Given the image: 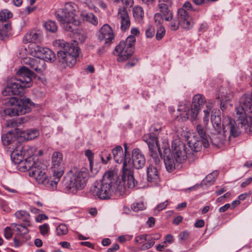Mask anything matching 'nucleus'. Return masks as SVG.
Wrapping results in <instances>:
<instances>
[{
  "instance_id": "1",
  "label": "nucleus",
  "mask_w": 252,
  "mask_h": 252,
  "mask_svg": "<svg viewBox=\"0 0 252 252\" xmlns=\"http://www.w3.org/2000/svg\"><path fill=\"white\" fill-rule=\"evenodd\" d=\"M53 46L63 49L57 52L60 63L64 67H73L77 63L80 53V48L74 43H69L62 39L54 41Z\"/></svg>"
},
{
  "instance_id": "2",
  "label": "nucleus",
  "mask_w": 252,
  "mask_h": 252,
  "mask_svg": "<svg viewBox=\"0 0 252 252\" xmlns=\"http://www.w3.org/2000/svg\"><path fill=\"white\" fill-rule=\"evenodd\" d=\"M117 174L114 170H108L103 175L102 180L97 186L91 189L94 195L103 200L109 199L117 190Z\"/></svg>"
},
{
  "instance_id": "3",
  "label": "nucleus",
  "mask_w": 252,
  "mask_h": 252,
  "mask_svg": "<svg viewBox=\"0 0 252 252\" xmlns=\"http://www.w3.org/2000/svg\"><path fill=\"white\" fill-rule=\"evenodd\" d=\"M33 73L25 66L21 67L17 72L16 78L12 79L10 83L2 92L4 96L22 95L24 94V89L32 86V77Z\"/></svg>"
},
{
  "instance_id": "4",
  "label": "nucleus",
  "mask_w": 252,
  "mask_h": 252,
  "mask_svg": "<svg viewBox=\"0 0 252 252\" xmlns=\"http://www.w3.org/2000/svg\"><path fill=\"white\" fill-rule=\"evenodd\" d=\"M205 102V97L201 94H197L193 96L191 107L190 102L188 101L180 102L177 109L180 113L177 116L176 119L181 121H186L190 119L193 122L197 119Z\"/></svg>"
},
{
  "instance_id": "5",
  "label": "nucleus",
  "mask_w": 252,
  "mask_h": 252,
  "mask_svg": "<svg viewBox=\"0 0 252 252\" xmlns=\"http://www.w3.org/2000/svg\"><path fill=\"white\" fill-rule=\"evenodd\" d=\"M150 136L147 135L144 137L145 142L148 145L151 158V163L147 168V179L152 186H158L160 181L159 170L161 161L157 152V146L154 144L155 140L150 139Z\"/></svg>"
},
{
  "instance_id": "6",
  "label": "nucleus",
  "mask_w": 252,
  "mask_h": 252,
  "mask_svg": "<svg viewBox=\"0 0 252 252\" xmlns=\"http://www.w3.org/2000/svg\"><path fill=\"white\" fill-rule=\"evenodd\" d=\"M75 6L73 3L66 2L63 8L56 11L57 19L66 31L74 32L80 24L79 21L75 17Z\"/></svg>"
},
{
  "instance_id": "7",
  "label": "nucleus",
  "mask_w": 252,
  "mask_h": 252,
  "mask_svg": "<svg viewBox=\"0 0 252 252\" xmlns=\"http://www.w3.org/2000/svg\"><path fill=\"white\" fill-rule=\"evenodd\" d=\"M235 110L239 123L245 129L249 127L252 131V94L242 96Z\"/></svg>"
},
{
  "instance_id": "8",
  "label": "nucleus",
  "mask_w": 252,
  "mask_h": 252,
  "mask_svg": "<svg viewBox=\"0 0 252 252\" xmlns=\"http://www.w3.org/2000/svg\"><path fill=\"white\" fill-rule=\"evenodd\" d=\"M69 180L66 183V188L70 192L74 193L86 186L89 179V173L86 168H73L68 173Z\"/></svg>"
},
{
  "instance_id": "9",
  "label": "nucleus",
  "mask_w": 252,
  "mask_h": 252,
  "mask_svg": "<svg viewBox=\"0 0 252 252\" xmlns=\"http://www.w3.org/2000/svg\"><path fill=\"white\" fill-rule=\"evenodd\" d=\"M222 126L223 133H220V131H216L217 134H214L211 139L212 143L218 146L225 144L227 135L228 138L230 136L236 137L240 134L235 121L230 117H226L223 119Z\"/></svg>"
},
{
  "instance_id": "10",
  "label": "nucleus",
  "mask_w": 252,
  "mask_h": 252,
  "mask_svg": "<svg viewBox=\"0 0 252 252\" xmlns=\"http://www.w3.org/2000/svg\"><path fill=\"white\" fill-rule=\"evenodd\" d=\"M8 105L11 106L4 110V113L9 116L24 115L31 111V107L33 104L30 99L25 98L19 99L16 97L8 98L6 102Z\"/></svg>"
},
{
  "instance_id": "11",
  "label": "nucleus",
  "mask_w": 252,
  "mask_h": 252,
  "mask_svg": "<svg viewBox=\"0 0 252 252\" xmlns=\"http://www.w3.org/2000/svg\"><path fill=\"white\" fill-rule=\"evenodd\" d=\"M135 40V36L129 35L116 46L115 54L117 56L119 62H124L131 56L134 52Z\"/></svg>"
},
{
  "instance_id": "12",
  "label": "nucleus",
  "mask_w": 252,
  "mask_h": 252,
  "mask_svg": "<svg viewBox=\"0 0 252 252\" xmlns=\"http://www.w3.org/2000/svg\"><path fill=\"white\" fill-rule=\"evenodd\" d=\"M131 164L126 163V162L123 166L122 181H119L117 186L118 191L120 193H124L126 187L133 188L136 184V181L134 178L133 171L130 168Z\"/></svg>"
},
{
  "instance_id": "13",
  "label": "nucleus",
  "mask_w": 252,
  "mask_h": 252,
  "mask_svg": "<svg viewBox=\"0 0 252 252\" xmlns=\"http://www.w3.org/2000/svg\"><path fill=\"white\" fill-rule=\"evenodd\" d=\"M171 157L174 158L177 163H181L185 161L190 154H188L185 145L179 139H176L172 143Z\"/></svg>"
},
{
  "instance_id": "14",
  "label": "nucleus",
  "mask_w": 252,
  "mask_h": 252,
  "mask_svg": "<svg viewBox=\"0 0 252 252\" xmlns=\"http://www.w3.org/2000/svg\"><path fill=\"white\" fill-rule=\"evenodd\" d=\"M177 20L174 19L170 23V28L172 31L178 29L179 25L186 30L190 29L192 26L191 18L183 9H179L177 14Z\"/></svg>"
},
{
  "instance_id": "15",
  "label": "nucleus",
  "mask_w": 252,
  "mask_h": 252,
  "mask_svg": "<svg viewBox=\"0 0 252 252\" xmlns=\"http://www.w3.org/2000/svg\"><path fill=\"white\" fill-rule=\"evenodd\" d=\"M160 148L161 154H160L158 151V155H163L166 170L169 172H172L175 169L176 164L177 163L175 161L174 158L171 157L169 144L166 142H164L163 146Z\"/></svg>"
},
{
  "instance_id": "16",
  "label": "nucleus",
  "mask_w": 252,
  "mask_h": 252,
  "mask_svg": "<svg viewBox=\"0 0 252 252\" xmlns=\"http://www.w3.org/2000/svg\"><path fill=\"white\" fill-rule=\"evenodd\" d=\"M51 172L58 175L63 174L64 171L63 154L57 151L54 152L51 157Z\"/></svg>"
},
{
  "instance_id": "17",
  "label": "nucleus",
  "mask_w": 252,
  "mask_h": 252,
  "mask_svg": "<svg viewBox=\"0 0 252 252\" xmlns=\"http://www.w3.org/2000/svg\"><path fill=\"white\" fill-rule=\"evenodd\" d=\"M97 37L100 41L105 44H110L114 39L115 34L112 28L108 24H104L97 32Z\"/></svg>"
},
{
  "instance_id": "18",
  "label": "nucleus",
  "mask_w": 252,
  "mask_h": 252,
  "mask_svg": "<svg viewBox=\"0 0 252 252\" xmlns=\"http://www.w3.org/2000/svg\"><path fill=\"white\" fill-rule=\"evenodd\" d=\"M45 165L41 161H37L34 167L32 168L29 175L33 177L39 184L45 183L44 179L47 176L45 173Z\"/></svg>"
},
{
  "instance_id": "19",
  "label": "nucleus",
  "mask_w": 252,
  "mask_h": 252,
  "mask_svg": "<svg viewBox=\"0 0 252 252\" xmlns=\"http://www.w3.org/2000/svg\"><path fill=\"white\" fill-rule=\"evenodd\" d=\"M23 63L38 73H42L46 68L44 60L37 57L36 58H26L24 59Z\"/></svg>"
},
{
  "instance_id": "20",
  "label": "nucleus",
  "mask_w": 252,
  "mask_h": 252,
  "mask_svg": "<svg viewBox=\"0 0 252 252\" xmlns=\"http://www.w3.org/2000/svg\"><path fill=\"white\" fill-rule=\"evenodd\" d=\"M117 17L121 25V31L126 32L128 30L130 26V20L126 8L125 6L120 7Z\"/></svg>"
},
{
  "instance_id": "21",
  "label": "nucleus",
  "mask_w": 252,
  "mask_h": 252,
  "mask_svg": "<svg viewBox=\"0 0 252 252\" xmlns=\"http://www.w3.org/2000/svg\"><path fill=\"white\" fill-rule=\"evenodd\" d=\"M35 56L44 59L45 61L53 62L56 59L55 53L49 48L37 46L35 49Z\"/></svg>"
},
{
  "instance_id": "22",
  "label": "nucleus",
  "mask_w": 252,
  "mask_h": 252,
  "mask_svg": "<svg viewBox=\"0 0 252 252\" xmlns=\"http://www.w3.org/2000/svg\"><path fill=\"white\" fill-rule=\"evenodd\" d=\"M133 166L136 169L143 168L146 162L144 155L139 149H134L132 152Z\"/></svg>"
},
{
  "instance_id": "23",
  "label": "nucleus",
  "mask_w": 252,
  "mask_h": 252,
  "mask_svg": "<svg viewBox=\"0 0 252 252\" xmlns=\"http://www.w3.org/2000/svg\"><path fill=\"white\" fill-rule=\"evenodd\" d=\"M53 176L50 178H48L47 176L45 179H44L45 183H40L45 185L46 187L51 190H55L57 189L58 184L61 180V177L63 174L58 175L57 173H52Z\"/></svg>"
},
{
  "instance_id": "24",
  "label": "nucleus",
  "mask_w": 252,
  "mask_h": 252,
  "mask_svg": "<svg viewBox=\"0 0 252 252\" xmlns=\"http://www.w3.org/2000/svg\"><path fill=\"white\" fill-rule=\"evenodd\" d=\"M37 161H39L38 157H30L25 158V160L23 161L19 168L22 171H29V173L32 170V168L36 165Z\"/></svg>"
},
{
  "instance_id": "25",
  "label": "nucleus",
  "mask_w": 252,
  "mask_h": 252,
  "mask_svg": "<svg viewBox=\"0 0 252 252\" xmlns=\"http://www.w3.org/2000/svg\"><path fill=\"white\" fill-rule=\"evenodd\" d=\"M11 160L15 164H18L19 167L23 161L24 157L23 154V146L18 145L11 154Z\"/></svg>"
},
{
  "instance_id": "26",
  "label": "nucleus",
  "mask_w": 252,
  "mask_h": 252,
  "mask_svg": "<svg viewBox=\"0 0 252 252\" xmlns=\"http://www.w3.org/2000/svg\"><path fill=\"white\" fill-rule=\"evenodd\" d=\"M112 154L115 161L118 163H126L127 158L125 155L122 147L120 146L116 147L112 150ZM124 164L123 165V166Z\"/></svg>"
},
{
  "instance_id": "27",
  "label": "nucleus",
  "mask_w": 252,
  "mask_h": 252,
  "mask_svg": "<svg viewBox=\"0 0 252 252\" xmlns=\"http://www.w3.org/2000/svg\"><path fill=\"white\" fill-rule=\"evenodd\" d=\"M161 126L159 125H153L151 128V133L145 134L143 136V140L144 141H145L144 137L147 135H149L150 136V139H152V140H153V139H154V140H155V143L154 144L157 146V152L158 151L160 154H161V150L158 143L157 134L161 131Z\"/></svg>"
},
{
  "instance_id": "28",
  "label": "nucleus",
  "mask_w": 252,
  "mask_h": 252,
  "mask_svg": "<svg viewBox=\"0 0 252 252\" xmlns=\"http://www.w3.org/2000/svg\"><path fill=\"white\" fill-rule=\"evenodd\" d=\"M211 120L214 128L216 131L221 130V122L220 116V112L219 110H215L212 112L211 117Z\"/></svg>"
},
{
  "instance_id": "29",
  "label": "nucleus",
  "mask_w": 252,
  "mask_h": 252,
  "mask_svg": "<svg viewBox=\"0 0 252 252\" xmlns=\"http://www.w3.org/2000/svg\"><path fill=\"white\" fill-rule=\"evenodd\" d=\"M41 34L39 32L36 31H31L28 32L23 38L24 43L28 42H35L39 40Z\"/></svg>"
},
{
  "instance_id": "30",
  "label": "nucleus",
  "mask_w": 252,
  "mask_h": 252,
  "mask_svg": "<svg viewBox=\"0 0 252 252\" xmlns=\"http://www.w3.org/2000/svg\"><path fill=\"white\" fill-rule=\"evenodd\" d=\"M188 144L191 151L194 152L199 151L201 150L202 145L204 146L203 140H202L200 139H197L195 137L189 140Z\"/></svg>"
},
{
  "instance_id": "31",
  "label": "nucleus",
  "mask_w": 252,
  "mask_h": 252,
  "mask_svg": "<svg viewBox=\"0 0 252 252\" xmlns=\"http://www.w3.org/2000/svg\"><path fill=\"white\" fill-rule=\"evenodd\" d=\"M171 5L162 3H159L158 6L160 12L165 17V20L167 21L171 20L173 18L172 13L168 8Z\"/></svg>"
},
{
  "instance_id": "32",
  "label": "nucleus",
  "mask_w": 252,
  "mask_h": 252,
  "mask_svg": "<svg viewBox=\"0 0 252 252\" xmlns=\"http://www.w3.org/2000/svg\"><path fill=\"white\" fill-rule=\"evenodd\" d=\"M196 130L199 136V138L204 141V147H208L209 146V139L210 138L206 134L205 128L201 125H197Z\"/></svg>"
},
{
  "instance_id": "33",
  "label": "nucleus",
  "mask_w": 252,
  "mask_h": 252,
  "mask_svg": "<svg viewBox=\"0 0 252 252\" xmlns=\"http://www.w3.org/2000/svg\"><path fill=\"white\" fill-rule=\"evenodd\" d=\"M27 121V119L25 117L20 118H12L11 119L7 120L5 125L6 127H17Z\"/></svg>"
},
{
  "instance_id": "34",
  "label": "nucleus",
  "mask_w": 252,
  "mask_h": 252,
  "mask_svg": "<svg viewBox=\"0 0 252 252\" xmlns=\"http://www.w3.org/2000/svg\"><path fill=\"white\" fill-rule=\"evenodd\" d=\"M81 17L84 21L88 22L94 26H96L98 24L97 17L92 13L82 12Z\"/></svg>"
},
{
  "instance_id": "35",
  "label": "nucleus",
  "mask_w": 252,
  "mask_h": 252,
  "mask_svg": "<svg viewBox=\"0 0 252 252\" xmlns=\"http://www.w3.org/2000/svg\"><path fill=\"white\" fill-rule=\"evenodd\" d=\"M232 97V95L231 94H227V93L223 91V89L220 90L217 98L220 99V106L222 110L225 109L224 103L229 101Z\"/></svg>"
},
{
  "instance_id": "36",
  "label": "nucleus",
  "mask_w": 252,
  "mask_h": 252,
  "mask_svg": "<svg viewBox=\"0 0 252 252\" xmlns=\"http://www.w3.org/2000/svg\"><path fill=\"white\" fill-rule=\"evenodd\" d=\"M219 175L218 171H214L209 174L202 181L201 184L206 186H210L214 184Z\"/></svg>"
},
{
  "instance_id": "37",
  "label": "nucleus",
  "mask_w": 252,
  "mask_h": 252,
  "mask_svg": "<svg viewBox=\"0 0 252 252\" xmlns=\"http://www.w3.org/2000/svg\"><path fill=\"white\" fill-rule=\"evenodd\" d=\"M39 135L38 130L34 129H28L26 131L22 132V136L27 140H31Z\"/></svg>"
},
{
  "instance_id": "38",
  "label": "nucleus",
  "mask_w": 252,
  "mask_h": 252,
  "mask_svg": "<svg viewBox=\"0 0 252 252\" xmlns=\"http://www.w3.org/2000/svg\"><path fill=\"white\" fill-rule=\"evenodd\" d=\"M133 15L135 20L141 22L144 17V12L143 8L140 6H135L133 8Z\"/></svg>"
},
{
  "instance_id": "39",
  "label": "nucleus",
  "mask_w": 252,
  "mask_h": 252,
  "mask_svg": "<svg viewBox=\"0 0 252 252\" xmlns=\"http://www.w3.org/2000/svg\"><path fill=\"white\" fill-rule=\"evenodd\" d=\"M15 217L19 219H21L24 221L27 225H30V216L29 214L23 210L18 211L15 213Z\"/></svg>"
},
{
  "instance_id": "40",
  "label": "nucleus",
  "mask_w": 252,
  "mask_h": 252,
  "mask_svg": "<svg viewBox=\"0 0 252 252\" xmlns=\"http://www.w3.org/2000/svg\"><path fill=\"white\" fill-rule=\"evenodd\" d=\"M36 149L34 147L29 146H23V154L24 158H27L30 157H37L35 155Z\"/></svg>"
},
{
  "instance_id": "41",
  "label": "nucleus",
  "mask_w": 252,
  "mask_h": 252,
  "mask_svg": "<svg viewBox=\"0 0 252 252\" xmlns=\"http://www.w3.org/2000/svg\"><path fill=\"white\" fill-rule=\"evenodd\" d=\"M44 26L47 31L51 32H56L58 30V27L56 22L51 20L46 22Z\"/></svg>"
},
{
  "instance_id": "42",
  "label": "nucleus",
  "mask_w": 252,
  "mask_h": 252,
  "mask_svg": "<svg viewBox=\"0 0 252 252\" xmlns=\"http://www.w3.org/2000/svg\"><path fill=\"white\" fill-rule=\"evenodd\" d=\"M152 240V235L150 234H142L135 237V242L137 244H144L147 241Z\"/></svg>"
},
{
  "instance_id": "43",
  "label": "nucleus",
  "mask_w": 252,
  "mask_h": 252,
  "mask_svg": "<svg viewBox=\"0 0 252 252\" xmlns=\"http://www.w3.org/2000/svg\"><path fill=\"white\" fill-rule=\"evenodd\" d=\"M13 134L12 132L9 131L2 135L1 140L3 145H8L12 143L13 140Z\"/></svg>"
},
{
  "instance_id": "44",
  "label": "nucleus",
  "mask_w": 252,
  "mask_h": 252,
  "mask_svg": "<svg viewBox=\"0 0 252 252\" xmlns=\"http://www.w3.org/2000/svg\"><path fill=\"white\" fill-rule=\"evenodd\" d=\"M12 17V13L7 9H4L0 12V21H6Z\"/></svg>"
},
{
  "instance_id": "45",
  "label": "nucleus",
  "mask_w": 252,
  "mask_h": 252,
  "mask_svg": "<svg viewBox=\"0 0 252 252\" xmlns=\"http://www.w3.org/2000/svg\"><path fill=\"white\" fill-rule=\"evenodd\" d=\"M68 228L66 225L61 224L56 228V233L59 236H61L67 234Z\"/></svg>"
},
{
  "instance_id": "46",
  "label": "nucleus",
  "mask_w": 252,
  "mask_h": 252,
  "mask_svg": "<svg viewBox=\"0 0 252 252\" xmlns=\"http://www.w3.org/2000/svg\"><path fill=\"white\" fill-rule=\"evenodd\" d=\"M100 157L102 163L106 164L107 161L110 160L111 158V155L107 150L104 149L101 152Z\"/></svg>"
},
{
  "instance_id": "47",
  "label": "nucleus",
  "mask_w": 252,
  "mask_h": 252,
  "mask_svg": "<svg viewBox=\"0 0 252 252\" xmlns=\"http://www.w3.org/2000/svg\"><path fill=\"white\" fill-rule=\"evenodd\" d=\"M158 238H153L152 236V240L151 241H147L148 242L144 243L141 247V250H146L152 248L155 243V240H158Z\"/></svg>"
},
{
  "instance_id": "48",
  "label": "nucleus",
  "mask_w": 252,
  "mask_h": 252,
  "mask_svg": "<svg viewBox=\"0 0 252 252\" xmlns=\"http://www.w3.org/2000/svg\"><path fill=\"white\" fill-rule=\"evenodd\" d=\"M131 209L135 212L143 210L145 209V206L143 202H135L131 206Z\"/></svg>"
},
{
  "instance_id": "49",
  "label": "nucleus",
  "mask_w": 252,
  "mask_h": 252,
  "mask_svg": "<svg viewBox=\"0 0 252 252\" xmlns=\"http://www.w3.org/2000/svg\"><path fill=\"white\" fill-rule=\"evenodd\" d=\"M212 106L211 105H206V109L203 111L204 116L203 118V122L205 125H207L209 122V114L211 110Z\"/></svg>"
},
{
  "instance_id": "50",
  "label": "nucleus",
  "mask_w": 252,
  "mask_h": 252,
  "mask_svg": "<svg viewBox=\"0 0 252 252\" xmlns=\"http://www.w3.org/2000/svg\"><path fill=\"white\" fill-rule=\"evenodd\" d=\"M165 33V30L162 26H160L157 30V33L156 35V39L158 40L161 39L164 36Z\"/></svg>"
},
{
  "instance_id": "51",
  "label": "nucleus",
  "mask_w": 252,
  "mask_h": 252,
  "mask_svg": "<svg viewBox=\"0 0 252 252\" xmlns=\"http://www.w3.org/2000/svg\"><path fill=\"white\" fill-rule=\"evenodd\" d=\"M146 36L147 38H151L154 37L155 34V30L153 26H150L146 30Z\"/></svg>"
},
{
  "instance_id": "52",
  "label": "nucleus",
  "mask_w": 252,
  "mask_h": 252,
  "mask_svg": "<svg viewBox=\"0 0 252 252\" xmlns=\"http://www.w3.org/2000/svg\"><path fill=\"white\" fill-rule=\"evenodd\" d=\"M39 229L42 235H47L49 231V225L47 223H44L39 226Z\"/></svg>"
},
{
  "instance_id": "53",
  "label": "nucleus",
  "mask_w": 252,
  "mask_h": 252,
  "mask_svg": "<svg viewBox=\"0 0 252 252\" xmlns=\"http://www.w3.org/2000/svg\"><path fill=\"white\" fill-rule=\"evenodd\" d=\"M85 156L88 158V160L90 162V164L91 166L93 163V160L94 158V155L93 153L90 150H86L85 152Z\"/></svg>"
},
{
  "instance_id": "54",
  "label": "nucleus",
  "mask_w": 252,
  "mask_h": 252,
  "mask_svg": "<svg viewBox=\"0 0 252 252\" xmlns=\"http://www.w3.org/2000/svg\"><path fill=\"white\" fill-rule=\"evenodd\" d=\"M180 9H183L186 12L188 15H189L188 12V10H194L192 7L191 4L190 3V2L188 1H186L184 3L183 7L181 8Z\"/></svg>"
},
{
  "instance_id": "55",
  "label": "nucleus",
  "mask_w": 252,
  "mask_h": 252,
  "mask_svg": "<svg viewBox=\"0 0 252 252\" xmlns=\"http://www.w3.org/2000/svg\"><path fill=\"white\" fill-rule=\"evenodd\" d=\"M83 3L90 9H94L95 11L97 8L94 5L95 3L92 0H84Z\"/></svg>"
},
{
  "instance_id": "56",
  "label": "nucleus",
  "mask_w": 252,
  "mask_h": 252,
  "mask_svg": "<svg viewBox=\"0 0 252 252\" xmlns=\"http://www.w3.org/2000/svg\"><path fill=\"white\" fill-rule=\"evenodd\" d=\"M13 235L11 229L10 227H6L4 230V237L6 239H10Z\"/></svg>"
},
{
  "instance_id": "57",
  "label": "nucleus",
  "mask_w": 252,
  "mask_h": 252,
  "mask_svg": "<svg viewBox=\"0 0 252 252\" xmlns=\"http://www.w3.org/2000/svg\"><path fill=\"white\" fill-rule=\"evenodd\" d=\"M154 20H155V22L157 24H161L163 21L162 15L160 13H156L154 16Z\"/></svg>"
},
{
  "instance_id": "58",
  "label": "nucleus",
  "mask_w": 252,
  "mask_h": 252,
  "mask_svg": "<svg viewBox=\"0 0 252 252\" xmlns=\"http://www.w3.org/2000/svg\"><path fill=\"white\" fill-rule=\"evenodd\" d=\"M75 38L78 39L80 43H83L85 41L86 36L84 34L76 33H75Z\"/></svg>"
},
{
  "instance_id": "59",
  "label": "nucleus",
  "mask_w": 252,
  "mask_h": 252,
  "mask_svg": "<svg viewBox=\"0 0 252 252\" xmlns=\"http://www.w3.org/2000/svg\"><path fill=\"white\" fill-rule=\"evenodd\" d=\"M189 235V232L186 231H184L181 232L179 234V238L182 240H187L188 238Z\"/></svg>"
},
{
  "instance_id": "60",
  "label": "nucleus",
  "mask_w": 252,
  "mask_h": 252,
  "mask_svg": "<svg viewBox=\"0 0 252 252\" xmlns=\"http://www.w3.org/2000/svg\"><path fill=\"white\" fill-rule=\"evenodd\" d=\"M94 2L103 9L107 8L106 4L102 0H94Z\"/></svg>"
},
{
  "instance_id": "61",
  "label": "nucleus",
  "mask_w": 252,
  "mask_h": 252,
  "mask_svg": "<svg viewBox=\"0 0 252 252\" xmlns=\"http://www.w3.org/2000/svg\"><path fill=\"white\" fill-rule=\"evenodd\" d=\"M167 205L168 201H165V202L158 204L156 208V210H158V211H162L167 207Z\"/></svg>"
},
{
  "instance_id": "62",
  "label": "nucleus",
  "mask_w": 252,
  "mask_h": 252,
  "mask_svg": "<svg viewBox=\"0 0 252 252\" xmlns=\"http://www.w3.org/2000/svg\"><path fill=\"white\" fill-rule=\"evenodd\" d=\"M11 29V24L9 23H7L4 24L1 29V32H3L5 34V33L8 32Z\"/></svg>"
},
{
  "instance_id": "63",
  "label": "nucleus",
  "mask_w": 252,
  "mask_h": 252,
  "mask_svg": "<svg viewBox=\"0 0 252 252\" xmlns=\"http://www.w3.org/2000/svg\"><path fill=\"white\" fill-rule=\"evenodd\" d=\"M205 222L203 220H198L194 223V226L196 228H201L204 226Z\"/></svg>"
},
{
  "instance_id": "64",
  "label": "nucleus",
  "mask_w": 252,
  "mask_h": 252,
  "mask_svg": "<svg viewBox=\"0 0 252 252\" xmlns=\"http://www.w3.org/2000/svg\"><path fill=\"white\" fill-rule=\"evenodd\" d=\"M120 247L118 244H115L112 246L111 247L108 249L107 252H115L119 249Z\"/></svg>"
}]
</instances>
